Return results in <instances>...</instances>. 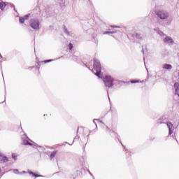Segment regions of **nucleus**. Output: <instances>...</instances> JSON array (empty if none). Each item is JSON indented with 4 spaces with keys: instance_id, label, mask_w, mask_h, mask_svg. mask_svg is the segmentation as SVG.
<instances>
[{
    "instance_id": "obj_4",
    "label": "nucleus",
    "mask_w": 179,
    "mask_h": 179,
    "mask_svg": "<svg viewBox=\"0 0 179 179\" xmlns=\"http://www.w3.org/2000/svg\"><path fill=\"white\" fill-rule=\"evenodd\" d=\"M104 85L106 87H113L114 86V78H111L110 76H106L103 79Z\"/></svg>"
},
{
    "instance_id": "obj_10",
    "label": "nucleus",
    "mask_w": 179,
    "mask_h": 179,
    "mask_svg": "<svg viewBox=\"0 0 179 179\" xmlns=\"http://www.w3.org/2000/svg\"><path fill=\"white\" fill-rule=\"evenodd\" d=\"M22 145H28L29 146H33V144L29 142V140L26 139L22 141Z\"/></svg>"
},
{
    "instance_id": "obj_24",
    "label": "nucleus",
    "mask_w": 179,
    "mask_h": 179,
    "mask_svg": "<svg viewBox=\"0 0 179 179\" xmlns=\"http://www.w3.org/2000/svg\"><path fill=\"white\" fill-rule=\"evenodd\" d=\"M52 59H48V60L45 61V63H47V62H52Z\"/></svg>"
},
{
    "instance_id": "obj_31",
    "label": "nucleus",
    "mask_w": 179,
    "mask_h": 179,
    "mask_svg": "<svg viewBox=\"0 0 179 179\" xmlns=\"http://www.w3.org/2000/svg\"><path fill=\"white\" fill-rule=\"evenodd\" d=\"M22 173H23V174H24V173H26V171H23Z\"/></svg>"
},
{
    "instance_id": "obj_7",
    "label": "nucleus",
    "mask_w": 179,
    "mask_h": 179,
    "mask_svg": "<svg viewBox=\"0 0 179 179\" xmlns=\"http://www.w3.org/2000/svg\"><path fill=\"white\" fill-rule=\"evenodd\" d=\"M162 68H163V69L170 70V69H173V66H171V64H164L162 65Z\"/></svg>"
},
{
    "instance_id": "obj_43",
    "label": "nucleus",
    "mask_w": 179,
    "mask_h": 179,
    "mask_svg": "<svg viewBox=\"0 0 179 179\" xmlns=\"http://www.w3.org/2000/svg\"><path fill=\"white\" fill-rule=\"evenodd\" d=\"M109 100H110V97H108Z\"/></svg>"
},
{
    "instance_id": "obj_38",
    "label": "nucleus",
    "mask_w": 179,
    "mask_h": 179,
    "mask_svg": "<svg viewBox=\"0 0 179 179\" xmlns=\"http://www.w3.org/2000/svg\"><path fill=\"white\" fill-rule=\"evenodd\" d=\"M62 2H63L64 0H60Z\"/></svg>"
},
{
    "instance_id": "obj_11",
    "label": "nucleus",
    "mask_w": 179,
    "mask_h": 179,
    "mask_svg": "<svg viewBox=\"0 0 179 179\" xmlns=\"http://www.w3.org/2000/svg\"><path fill=\"white\" fill-rule=\"evenodd\" d=\"M5 8H6V3H5L4 2H2V3L0 2L1 10H3L5 9Z\"/></svg>"
},
{
    "instance_id": "obj_16",
    "label": "nucleus",
    "mask_w": 179,
    "mask_h": 179,
    "mask_svg": "<svg viewBox=\"0 0 179 179\" xmlns=\"http://www.w3.org/2000/svg\"><path fill=\"white\" fill-rule=\"evenodd\" d=\"M30 16H31V13H29L26 15H24L23 17H24V20H27V19H29V17H30Z\"/></svg>"
},
{
    "instance_id": "obj_34",
    "label": "nucleus",
    "mask_w": 179,
    "mask_h": 179,
    "mask_svg": "<svg viewBox=\"0 0 179 179\" xmlns=\"http://www.w3.org/2000/svg\"><path fill=\"white\" fill-rule=\"evenodd\" d=\"M0 58H2V55L0 54Z\"/></svg>"
},
{
    "instance_id": "obj_25",
    "label": "nucleus",
    "mask_w": 179,
    "mask_h": 179,
    "mask_svg": "<svg viewBox=\"0 0 179 179\" xmlns=\"http://www.w3.org/2000/svg\"><path fill=\"white\" fill-rule=\"evenodd\" d=\"M95 121H97V119H94V120H93V122H94V123H95L96 127H97V124H96V122H95Z\"/></svg>"
},
{
    "instance_id": "obj_29",
    "label": "nucleus",
    "mask_w": 179,
    "mask_h": 179,
    "mask_svg": "<svg viewBox=\"0 0 179 179\" xmlns=\"http://www.w3.org/2000/svg\"><path fill=\"white\" fill-rule=\"evenodd\" d=\"M106 128H107L108 131H110V132H111V129H110V128H108V127L106 126Z\"/></svg>"
},
{
    "instance_id": "obj_35",
    "label": "nucleus",
    "mask_w": 179,
    "mask_h": 179,
    "mask_svg": "<svg viewBox=\"0 0 179 179\" xmlns=\"http://www.w3.org/2000/svg\"><path fill=\"white\" fill-rule=\"evenodd\" d=\"M154 30H155V31H157V29H154Z\"/></svg>"
},
{
    "instance_id": "obj_37",
    "label": "nucleus",
    "mask_w": 179,
    "mask_h": 179,
    "mask_svg": "<svg viewBox=\"0 0 179 179\" xmlns=\"http://www.w3.org/2000/svg\"><path fill=\"white\" fill-rule=\"evenodd\" d=\"M176 142H178V141H177V138H176Z\"/></svg>"
},
{
    "instance_id": "obj_42",
    "label": "nucleus",
    "mask_w": 179,
    "mask_h": 179,
    "mask_svg": "<svg viewBox=\"0 0 179 179\" xmlns=\"http://www.w3.org/2000/svg\"><path fill=\"white\" fill-rule=\"evenodd\" d=\"M100 122H103V121H100Z\"/></svg>"
},
{
    "instance_id": "obj_26",
    "label": "nucleus",
    "mask_w": 179,
    "mask_h": 179,
    "mask_svg": "<svg viewBox=\"0 0 179 179\" xmlns=\"http://www.w3.org/2000/svg\"><path fill=\"white\" fill-rule=\"evenodd\" d=\"M111 27H115L116 29H120V27L118 26H111Z\"/></svg>"
},
{
    "instance_id": "obj_15",
    "label": "nucleus",
    "mask_w": 179,
    "mask_h": 179,
    "mask_svg": "<svg viewBox=\"0 0 179 179\" xmlns=\"http://www.w3.org/2000/svg\"><path fill=\"white\" fill-rule=\"evenodd\" d=\"M29 174H31V176H34V177H43V176L36 174V173H34L32 172V171H29Z\"/></svg>"
},
{
    "instance_id": "obj_20",
    "label": "nucleus",
    "mask_w": 179,
    "mask_h": 179,
    "mask_svg": "<svg viewBox=\"0 0 179 179\" xmlns=\"http://www.w3.org/2000/svg\"><path fill=\"white\" fill-rule=\"evenodd\" d=\"M72 48H73V45L72 43H69V50H72Z\"/></svg>"
},
{
    "instance_id": "obj_41",
    "label": "nucleus",
    "mask_w": 179,
    "mask_h": 179,
    "mask_svg": "<svg viewBox=\"0 0 179 179\" xmlns=\"http://www.w3.org/2000/svg\"><path fill=\"white\" fill-rule=\"evenodd\" d=\"M126 153H127V155H128V152H127Z\"/></svg>"
},
{
    "instance_id": "obj_33",
    "label": "nucleus",
    "mask_w": 179,
    "mask_h": 179,
    "mask_svg": "<svg viewBox=\"0 0 179 179\" xmlns=\"http://www.w3.org/2000/svg\"><path fill=\"white\" fill-rule=\"evenodd\" d=\"M87 69H90V71H92V69H90V67H87Z\"/></svg>"
},
{
    "instance_id": "obj_23",
    "label": "nucleus",
    "mask_w": 179,
    "mask_h": 179,
    "mask_svg": "<svg viewBox=\"0 0 179 179\" xmlns=\"http://www.w3.org/2000/svg\"><path fill=\"white\" fill-rule=\"evenodd\" d=\"M131 83H139V80H131Z\"/></svg>"
},
{
    "instance_id": "obj_27",
    "label": "nucleus",
    "mask_w": 179,
    "mask_h": 179,
    "mask_svg": "<svg viewBox=\"0 0 179 179\" xmlns=\"http://www.w3.org/2000/svg\"><path fill=\"white\" fill-rule=\"evenodd\" d=\"M112 134H113L114 136H117V133L112 131Z\"/></svg>"
},
{
    "instance_id": "obj_1",
    "label": "nucleus",
    "mask_w": 179,
    "mask_h": 179,
    "mask_svg": "<svg viewBox=\"0 0 179 179\" xmlns=\"http://www.w3.org/2000/svg\"><path fill=\"white\" fill-rule=\"evenodd\" d=\"M155 15L160 20H165V22L161 24L162 26H169V24L171 23V22L169 20V17H170V13L167 10L159 9L155 11Z\"/></svg>"
},
{
    "instance_id": "obj_2",
    "label": "nucleus",
    "mask_w": 179,
    "mask_h": 179,
    "mask_svg": "<svg viewBox=\"0 0 179 179\" xmlns=\"http://www.w3.org/2000/svg\"><path fill=\"white\" fill-rule=\"evenodd\" d=\"M94 70L96 71L95 75L100 79L101 77V64H100V61L97 59H94V65H93Z\"/></svg>"
},
{
    "instance_id": "obj_14",
    "label": "nucleus",
    "mask_w": 179,
    "mask_h": 179,
    "mask_svg": "<svg viewBox=\"0 0 179 179\" xmlns=\"http://www.w3.org/2000/svg\"><path fill=\"white\" fill-rule=\"evenodd\" d=\"M115 33H117L115 31H106L103 32V34H114Z\"/></svg>"
},
{
    "instance_id": "obj_30",
    "label": "nucleus",
    "mask_w": 179,
    "mask_h": 179,
    "mask_svg": "<svg viewBox=\"0 0 179 179\" xmlns=\"http://www.w3.org/2000/svg\"><path fill=\"white\" fill-rule=\"evenodd\" d=\"M120 143L122 145V146L124 148V149H125V146H124V145H122V143L120 141Z\"/></svg>"
},
{
    "instance_id": "obj_3",
    "label": "nucleus",
    "mask_w": 179,
    "mask_h": 179,
    "mask_svg": "<svg viewBox=\"0 0 179 179\" xmlns=\"http://www.w3.org/2000/svg\"><path fill=\"white\" fill-rule=\"evenodd\" d=\"M30 27L34 30H40V21L37 18H32L29 21Z\"/></svg>"
},
{
    "instance_id": "obj_8",
    "label": "nucleus",
    "mask_w": 179,
    "mask_h": 179,
    "mask_svg": "<svg viewBox=\"0 0 179 179\" xmlns=\"http://www.w3.org/2000/svg\"><path fill=\"white\" fill-rule=\"evenodd\" d=\"M164 43H169V44H171V43H173V38H171V37L166 36L164 39Z\"/></svg>"
},
{
    "instance_id": "obj_9",
    "label": "nucleus",
    "mask_w": 179,
    "mask_h": 179,
    "mask_svg": "<svg viewBox=\"0 0 179 179\" xmlns=\"http://www.w3.org/2000/svg\"><path fill=\"white\" fill-rule=\"evenodd\" d=\"M0 160L1 162H3V163H7V162H9L8 159V157L5 156H2V155L0 154Z\"/></svg>"
},
{
    "instance_id": "obj_17",
    "label": "nucleus",
    "mask_w": 179,
    "mask_h": 179,
    "mask_svg": "<svg viewBox=\"0 0 179 179\" xmlns=\"http://www.w3.org/2000/svg\"><path fill=\"white\" fill-rule=\"evenodd\" d=\"M19 20H20V23L23 24L24 23L25 20L23 17H20Z\"/></svg>"
},
{
    "instance_id": "obj_44",
    "label": "nucleus",
    "mask_w": 179,
    "mask_h": 179,
    "mask_svg": "<svg viewBox=\"0 0 179 179\" xmlns=\"http://www.w3.org/2000/svg\"><path fill=\"white\" fill-rule=\"evenodd\" d=\"M109 100H110V97H108Z\"/></svg>"
},
{
    "instance_id": "obj_12",
    "label": "nucleus",
    "mask_w": 179,
    "mask_h": 179,
    "mask_svg": "<svg viewBox=\"0 0 179 179\" xmlns=\"http://www.w3.org/2000/svg\"><path fill=\"white\" fill-rule=\"evenodd\" d=\"M57 151H53L50 157V160H52L55 157V155H57Z\"/></svg>"
},
{
    "instance_id": "obj_18",
    "label": "nucleus",
    "mask_w": 179,
    "mask_h": 179,
    "mask_svg": "<svg viewBox=\"0 0 179 179\" xmlns=\"http://www.w3.org/2000/svg\"><path fill=\"white\" fill-rule=\"evenodd\" d=\"M8 5L10 8H13L14 10L16 12V8H15V5L12 4V3H8Z\"/></svg>"
},
{
    "instance_id": "obj_22",
    "label": "nucleus",
    "mask_w": 179,
    "mask_h": 179,
    "mask_svg": "<svg viewBox=\"0 0 179 179\" xmlns=\"http://www.w3.org/2000/svg\"><path fill=\"white\" fill-rule=\"evenodd\" d=\"M12 157H13V159H14V160H17V157H16V155H15V154H12Z\"/></svg>"
},
{
    "instance_id": "obj_19",
    "label": "nucleus",
    "mask_w": 179,
    "mask_h": 179,
    "mask_svg": "<svg viewBox=\"0 0 179 179\" xmlns=\"http://www.w3.org/2000/svg\"><path fill=\"white\" fill-rule=\"evenodd\" d=\"M59 6L60 8H65V2H62L59 3Z\"/></svg>"
},
{
    "instance_id": "obj_36",
    "label": "nucleus",
    "mask_w": 179,
    "mask_h": 179,
    "mask_svg": "<svg viewBox=\"0 0 179 179\" xmlns=\"http://www.w3.org/2000/svg\"><path fill=\"white\" fill-rule=\"evenodd\" d=\"M35 146H38V145L36 144Z\"/></svg>"
},
{
    "instance_id": "obj_5",
    "label": "nucleus",
    "mask_w": 179,
    "mask_h": 179,
    "mask_svg": "<svg viewBox=\"0 0 179 179\" xmlns=\"http://www.w3.org/2000/svg\"><path fill=\"white\" fill-rule=\"evenodd\" d=\"M132 37H133V38H136L139 41H142L143 40V35H142L141 34H138L136 32H134L132 34Z\"/></svg>"
},
{
    "instance_id": "obj_6",
    "label": "nucleus",
    "mask_w": 179,
    "mask_h": 179,
    "mask_svg": "<svg viewBox=\"0 0 179 179\" xmlns=\"http://www.w3.org/2000/svg\"><path fill=\"white\" fill-rule=\"evenodd\" d=\"M167 127H168L169 131V135H172V134L173 132V131H174V126L171 124V122H168Z\"/></svg>"
},
{
    "instance_id": "obj_40",
    "label": "nucleus",
    "mask_w": 179,
    "mask_h": 179,
    "mask_svg": "<svg viewBox=\"0 0 179 179\" xmlns=\"http://www.w3.org/2000/svg\"><path fill=\"white\" fill-rule=\"evenodd\" d=\"M107 93H108V90L107 91Z\"/></svg>"
},
{
    "instance_id": "obj_21",
    "label": "nucleus",
    "mask_w": 179,
    "mask_h": 179,
    "mask_svg": "<svg viewBox=\"0 0 179 179\" xmlns=\"http://www.w3.org/2000/svg\"><path fill=\"white\" fill-rule=\"evenodd\" d=\"M13 173L14 174H19V170L18 169H14L13 170Z\"/></svg>"
},
{
    "instance_id": "obj_39",
    "label": "nucleus",
    "mask_w": 179,
    "mask_h": 179,
    "mask_svg": "<svg viewBox=\"0 0 179 179\" xmlns=\"http://www.w3.org/2000/svg\"><path fill=\"white\" fill-rule=\"evenodd\" d=\"M85 66L87 68V65L85 64Z\"/></svg>"
},
{
    "instance_id": "obj_13",
    "label": "nucleus",
    "mask_w": 179,
    "mask_h": 179,
    "mask_svg": "<svg viewBox=\"0 0 179 179\" xmlns=\"http://www.w3.org/2000/svg\"><path fill=\"white\" fill-rule=\"evenodd\" d=\"M64 32L66 33L67 36H71V33L69 32V31H68V29H66V27L65 25H64Z\"/></svg>"
},
{
    "instance_id": "obj_28",
    "label": "nucleus",
    "mask_w": 179,
    "mask_h": 179,
    "mask_svg": "<svg viewBox=\"0 0 179 179\" xmlns=\"http://www.w3.org/2000/svg\"><path fill=\"white\" fill-rule=\"evenodd\" d=\"M88 173H89V174H90L92 177H94V176H93V174H92V172H90V171H88Z\"/></svg>"
},
{
    "instance_id": "obj_32",
    "label": "nucleus",
    "mask_w": 179,
    "mask_h": 179,
    "mask_svg": "<svg viewBox=\"0 0 179 179\" xmlns=\"http://www.w3.org/2000/svg\"><path fill=\"white\" fill-rule=\"evenodd\" d=\"M142 52H143V54H144V53H145V51L143 50H142Z\"/></svg>"
}]
</instances>
